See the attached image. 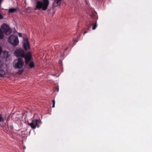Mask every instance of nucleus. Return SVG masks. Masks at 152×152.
Returning a JSON list of instances; mask_svg holds the SVG:
<instances>
[{"label":"nucleus","instance_id":"9","mask_svg":"<svg viewBox=\"0 0 152 152\" xmlns=\"http://www.w3.org/2000/svg\"><path fill=\"white\" fill-rule=\"evenodd\" d=\"M5 74V71L3 70H0V76L3 77L4 76Z\"/></svg>","mask_w":152,"mask_h":152},{"label":"nucleus","instance_id":"23","mask_svg":"<svg viewBox=\"0 0 152 152\" xmlns=\"http://www.w3.org/2000/svg\"><path fill=\"white\" fill-rule=\"evenodd\" d=\"M7 54H8V52H7Z\"/></svg>","mask_w":152,"mask_h":152},{"label":"nucleus","instance_id":"24","mask_svg":"<svg viewBox=\"0 0 152 152\" xmlns=\"http://www.w3.org/2000/svg\"><path fill=\"white\" fill-rule=\"evenodd\" d=\"M21 72H23V71H22V70H21Z\"/></svg>","mask_w":152,"mask_h":152},{"label":"nucleus","instance_id":"2","mask_svg":"<svg viewBox=\"0 0 152 152\" xmlns=\"http://www.w3.org/2000/svg\"><path fill=\"white\" fill-rule=\"evenodd\" d=\"M49 2L48 0H44L42 1H37L35 10H46L48 8Z\"/></svg>","mask_w":152,"mask_h":152},{"label":"nucleus","instance_id":"7","mask_svg":"<svg viewBox=\"0 0 152 152\" xmlns=\"http://www.w3.org/2000/svg\"><path fill=\"white\" fill-rule=\"evenodd\" d=\"M39 121L37 119L32 120L31 123L28 124V125L30 126L32 129H35L36 127H39V126L38 124Z\"/></svg>","mask_w":152,"mask_h":152},{"label":"nucleus","instance_id":"8","mask_svg":"<svg viewBox=\"0 0 152 152\" xmlns=\"http://www.w3.org/2000/svg\"><path fill=\"white\" fill-rule=\"evenodd\" d=\"M24 48L25 50H27L28 48H29V43L27 39H26L24 44Z\"/></svg>","mask_w":152,"mask_h":152},{"label":"nucleus","instance_id":"21","mask_svg":"<svg viewBox=\"0 0 152 152\" xmlns=\"http://www.w3.org/2000/svg\"><path fill=\"white\" fill-rule=\"evenodd\" d=\"M2 1V0H0V4H1Z\"/></svg>","mask_w":152,"mask_h":152},{"label":"nucleus","instance_id":"3","mask_svg":"<svg viewBox=\"0 0 152 152\" xmlns=\"http://www.w3.org/2000/svg\"><path fill=\"white\" fill-rule=\"evenodd\" d=\"M8 42L13 46L18 45L19 41L18 37L15 35H10L8 39Z\"/></svg>","mask_w":152,"mask_h":152},{"label":"nucleus","instance_id":"6","mask_svg":"<svg viewBox=\"0 0 152 152\" xmlns=\"http://www.w3.org/2000/svg\"><path fill=\"white\" fill-rule=\"evenodd\" d=\"M14 54L15 56L17 57L22 58L25 54L24 50L21 49H19L15 50Z\"/></svg>","mask_w":152,"mask_h":152},{"label":"nucleus","instance_id":"17","mask_svg":"<svg viewBox=\"0 0 152 152\" xmlns=\"http://www.w3.org/2000/svg\"><path fill=\"white\" fill-rule=\"evenodd\" d=\"M2 65V61L0 60V69L1 68Z\"/></svg>","mask_w":152,"mask_h":152},{"label":"nucleus","instance_id":"1","mask_svg":"<svg viewBox=\"0 0 152 152\" xmlns=\"http://www.w3.org/2000/svg\"><path fill=\"white\" fill-rule=\"evenodd\" d=\"M12 31V29L5 23L3 24L0 28V39H3L4 37V34L6 35L10 34Z\"/></svg>","mask_w":152,"mask_h":152},{"label":"nucleus","instance_id":"16","mask_svg":"<svg viewBox=\"0 0 152 152\" xmlns=\"http://www.w3.org/2000/svg\"><path fill=\"white\" fill-rule=\"evenodd\" d=\"M53 102V105H52V107H55V102L54 100H53L52 101Z\"/></svg>","mask_w":152,"mask_h":152},{"label":"nucleus","instance_id":"18","mask_svg":"<svg viewBox=\"0 0 152 152\" xmlns=\"http://www.w3.org/2000/svg\"><path fill=\"white\" fill-rule=\"evenodd\" d=\"M2 48L1 47V46H0V55H1V54L2 53Z\"/></svg>","mask_w":152,"mask_h":152},{"label":"nucleus","instance_id":"13","mask_svg":"<svg viewBox=\"0 0 152 152\" xmlns=\"http://www.w3.org/2000/svg\"><path fill=\"white\" fill-rule=\"evenodd\" d=\"M4 119L2 117V115L0 114V122L2 121H3Z\"/></svg>","mask_w":152,"mask_h":152},{"label":"nucleus","instance_id":"11","mask_svg":"<svg viewBox=\"0 0 152 152\" xmlns=\"http://www.w3.org/2000/svg\"><path fill=\"white\" fill-rule=\"evenodd\" d=\"M29 66L31 68H33L35 66L34 62L33 61L31 62L29 65Z\"/></svg>","mask_w":152,"mask_h":152},{"label":"nucleus","instance_id":"14","mask_svg":"<svg viewBox=\"0 0 152 152\" xmlns=\"http://www.w3.org/2000/svg\"><path fill=\"white\" fill-rule=\"evenodd\" d=\"M61 0H57L56 3L58 5H59L60 4L61 1Z\"/></svg>","mask_w":152,"mask_h":152},{"label":"nucleus","instance_id":"22","mask_svg":"<svg viewBox=\"0 0 152 152\" xmlns=\"http://www.w3.org/2000/svg\"><path fill=\"white\" fill-rule=\"evenodd\" d=\"M19 36H21V34H19Z\"/></svg>","mask_w":152,"mask_h":152},{"label":"nucleus","instance_id":"12","mask_svg":"<svg viewBox=\"0 0 152 152\" xmlns=\"http://www.w3.org/2000/svg\"><path fill=\"white\" fill-rule=\"evenodd\" d=\"M92 25L93 26L92 29L93 30H94L95 29L97 26V24L96 21H95V22L94 23V24L93 25Z\"/></svg>","mask_w":152,"mask_h":152},{"label":"nucleus","instance_id":"19","mask_svg":"<svg viewBox=\"0 0 152 152\" xmlns=\"http://www.w3.org/2000/svg\"><path fill=\"white\" fill-rule=\"evenodd\" d=\"M87 33V31H85L84 32V34H86V33Z\"/></svg>","mask_w":152,"mask_h":152},{"label":"nucleus","instance_id":"20","mask_svg":"<svg viewBox=\"0 0 152 152\" xmlns=\"http://www.w3.org/2000/svg\"><path fill=\"white\" fill-rule=\"evenodd\" d=\"M5 126V124H3L2 125H1V126H2V127H3L4 126Z\"/></svg>","mask_w":152,"mask_h":152},{"label":"nucleus","instance_id":"15","mask_svg":"<svg viewBox=\"0 0 152 152\" xmlns=\"http://www.w3.org/2000/svg\"><path fill=\"white\" fill-rule=\"evenodd\" d=\"M92 25V24H90L87 26L86 29L88 30H89L91 27V26Z\"/></svg>","mask_w":152,"mask_h":152},{"label":"nucleus","instance_id":"4","mask_svg":"<svg viewBox=\"0 0 152 152\" xmlns=\"http://www.w3.org/2000/svg\"><path fill=\"white\" fill-rule=\"evenodd\" d=\"M24 65L23 60L21 58H18L14 60L13 66L15 69H21Z\"/></svg>","mask_w":152,"mask_h":152},{"label":"nucleus","instance_id":"10","mask_svg":"<svg viewBox=\"0 0 152 152\" xmlns=\"http://www.w3.org/2000/svg\"><path fill=\"white\" fill-rule=\"evenodd\" d=\"M16 11V9L14 8H12L9 9V13H13Z\"/></svg>","mask_w":152,"mask_h":152},{"label":"nucleus","instance_id":"5","mask_svg":"<svg viewBox=\"0 0 152 152\" xmlns=\"http://www.w3.org/2000/svg\"><path fill=\"white\" fill-rule=\"evenodd\" d=\"M23 58H25V62L26 64H28L31 60L32 58V55L30 52H28L25 54Z\"/></svg>","mask_w":152,"mask_h":152}]
</instances>
